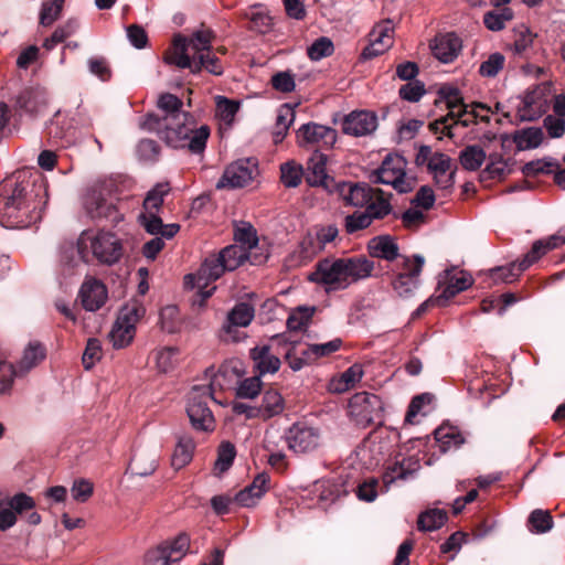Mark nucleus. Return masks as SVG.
<instances>
[{
    "instance_id": "f257e3e1",
    "label": "nucleus",
    "mask_w": 565,
    "mask_h": 565,
    "mask_svg": "<svg viewBox=\"0 0 565 565\" xmlns=\"http://www.w3.org/2000/svg\"><path fill=\"white\" fill-rule=\"evenodd\" d=\"M182 100L166 93L158 99L159 114H148L142 128L158 135L168 146L188 148L192 153H201L206 147L210 128L206 125L195 129L193 116L182 110Z\"/></svg>"
},
{
    "instance_id": "f03ea898",
    "label": "nucleus",
    "mask_w": 565,
    "mask_h": 565,
    "mask_svg": "<svg viewBox=\"0 0 565 565\" xmlns=\"http://www.w3.org/2000/svg\"><path fill=\"white\" fill-rule=\"evenodd\" d=\"M205 373L211 376L210 384L193 386L189 394L186 407L191 425L199 431L214 430L215 419L207 406V399L213 398L215 387L223 388L227 382L241 375V363L238 361H227L218 367L217 372H214L213 367H209Z\"/></svg>"
},
{
    "instance_id": "7ed1b4c3",
    "label": "nucleus",
    "mask_w": 565,
    "mask_h": 565,
    "mask_svg": "<svg viewBox=\"0 0 565 565\" xmlns=\"http://www.w3.org/2000/svg\"><path fill=\"white\" fill-rule=\"evenodd\" d=\"M76 252L79 260L89 263L95 258L103 265H115L124 255L121 239L114 233L107 231H84L76 242Z\"/></svg>"
},
{
    "instance_id": "20e7f679",
    "label": "nucleus",
    "mask_w": 565,
    "mask_h": 565,
    "mask_svg": "<svg viewBox=\"0 0 565 565\" xmlns=\"http://www.w3.org/2000/svg\"><path fill=\"white\" fill-rule=\"evenodd\" d=\"M407 160L398 153H388L372 177L376 183L391 185L398 193L412 192L417 179L406 172Z\"/></svg>"
},
{
    "instance_id": "39448f33",
    "label": "nucleus",
    "mask_w": 565,
    "mask_h": 565,
    "mask_svg": "<svg viewBox=\"0 0 565 565\" xmlns=\"http://www.w3.org/2000/svg\"><path fill=\"white\" fill-rule=\"evenodd\" d=\"M415 164L426 167L437 188L448 190L454 186L456 169H451L452 160L448 154L433 151L430 146L422 145L415 156Z\"/></svg>"
},
{
    "instance_id": "423d86ee",
    "label": "nucleus",
    "mask_w": 565,
    "mask_h": 565,
    "mask_svg": "<svg viewBox=\"0 0 565 565\" xmlns=\"http://www.w3.org/2000/svg\"><path fill=\"white\" fill-rule=\"evenodd\" d=\"M39 217L40 213L36 207H31L29 203L25 186L17 184L4 203L2 218L6 226L26 227Z\"/></svg>"
},
{
    "instance_id": "0eeeda50",
    "label": "nucleus",
    "mask_w": 565,
    "mask_h": 565,
    "mask_svg": "<svg viewBox=\"0 0 565 565\" xmlns=\"http://www.w3.org/2000/svg\"><path fill=\"white\" fill-rule=\"evenodd\" d=\"M383 402L380 396L369 393H355L348 405V414L351 420L359 427L366 428L381 424L383 420Z\"/></svg>"
},
{
    "instance_id": "6e6552de",
    "label": "nucleus",
    "mask_w": 565,
    "mask_h": 565,
    "mask_svg": "<svg viewBox=\"0 0 565 565\" xmlns=\"http://www.w3.org/2000/svg\"><path fill=\"white\" fill-rule=\"evenodd\" d=\"M190 550V536L179 533L171 540H166L149 548L143 556V565H171L180 562Z\"/></svg>"
},
{
    "instance_id": "1a4fd4ad",
    "label": "nucleus",
    "mask_w": 565,
    "mask_h": 565,
    "mask_svg": "<svg viewBox=\"0 0 565 565\" xmlns=\"http://www.w3.org/2000/svg\"><path fill=\"white\" fill-rule=\"evenodd\" d=\"M309 280L323 287L327 292H334L348 288L342 258H324L317 263Z\"/></svg>"
},
{
    "instance_id": "9d476101",
    "label": "nucleus",
    "mask_w": 565,
    "mask_h": 565,
    "mask_svg": "<svg viewBox=\"0 0 565 565\" xmlns=\"http://www.w3.org/2000/svg\"><path fill=\"white\" fill-rule=\"evenodd\" d=\"M425 264L422 255L411 257H402L401 270L392 280V288L402 298L412 297L419 286V277ZM399 266V264H397Z\"/></svg>"
},
{
    "instance_id": "9b49d317",
    "label": "nucleus",
    "mask_w": 565,
    "mask_h": 565,
    "mask_svg": "<svg viewBox=\"0 0 565 565\" xmlns=\"http://www.w3.org/2000/svg\"><path fill=\"white\" fill-rule=\"evenodd\" d=\"M226 270L217 254L207 256L195 274L184 276V285L190 288H198L203 299L212 296L215 287L205 290L210 282L217 280Z\"/></svg>"
},
{
    "instance_id": "f8f14e48",
    "label": "nucleus",
    "mask_w": 565,
    "mask_h": 565,
    "mask_svg": "<svg viewBox=\"0 0 565 565\" xmlns=\"http://www.w3.org/2000/svg\"><path fill=\"white\" fill-rule=\"evenodd\" d=\"M258 174V163L254 158H243L230 163L220 180L216 189H238L248 185Z\"/></svg>"
},
{
    "instance_id": "ddd939ff",
    "label": "nucleus",
    "mask_w": 565,
    "mask_h": 565,
    "mask_svg": "<svg viewBox=\"0 0 565 565\" xmlns=\"http://www.w3.org/2000/svg\"><path fill=\"white\" fill-rule=\"evenodd\" d=\"M298 145L302 148L320 151L330 149L337 141V131L331 127L316 122L303 124L297 130Z\"/></svg>"
},
{
    "instance_id": "4468645a",
    "label": "nucleus",
    "mask_w": 565,
    "mask_h": 565,
    "mask_svg": "<svg viewBox=\"0 0 565 565\" xmlns=\"http://www.w3.org/2000/svg\"><path fill=\"white\" fill-rule=\"evenodd\" d=\"M288 448L295 454H310L321 445V434L316 427L295 423L286 433Z\"/></svg>"
},
{
    "instance_id": "2eb2a0df",
    "label": "nucleus",
    "mask_w": 565,
    "mask_h": 565,
    "mask_svg": "<svg viewBox=\"0 0 565 565\" xmlns=\"http://www.w3.org/2000/svg\"><path fill=\"white\" fill-rule=\"evenodd\" d=\"M255 317L254 307L247 302L236 303L227 313V318L222 328L224 341L238 342L245 334L238 331V328H245L250 324Z\"/></svg>"
},
{
    "instance_id": "dca6fc26",
    "label": "nucleus",
    "mask_w": 565,
    "mask_h": 565,
    "mask_svg": "<svg viewBox=\"0 0 565 565\" xmlns=\"http://www.w3.org/2000/svg\"><path fill=\"white\" fill-rule=\"evenodd\" d=\"M473 284L471 275L466 271L454 273V270H445L438 280L435 302L445 306L446 302L461 291L467 290Z\"/></svg>"
},
{
    "instance_id": "f3484780",
    "label": "nucleus",
    "mask_w": 565,
    "mask_h": 565,
    "mask_svg": "<svg viewBox=\"0 0 565 565\" xmlns=\"http://www.w3.org/2000/svg\"><path fill=\"white\" fill-rule=\"evenodd\" d=\"M84 206L93 220H106L114 225L122 221V214L118 211L117 206L95 189L86 194Z\"/></svg>"
},
{
    "instance_id": "a211bd4d",
    "label": "nucleus",
    "mask_w": 565,
    "mask_h": 565,
    "mask_svg": "<svg viewBox=\"0 0 565 565\" xmlns=\"http://www.w3.org/2000/svg\"><path fill=\"white\" fill-rule=\"evenodd\" d=\"M213 32L209 29H201L186 38L177 35L173 40V46L168 53H179V45L183 46L185 54L203 55L212 49Z\"/></svg>"
},
{
    "instance_id": "6ab92c4d",
    "label": "nucleus",
    "mask_w": 565,
    "mask_h": 565,
    "mask_svg": "<svg viewBox=\"0 0 565 565\" xmlns=\"http://www.w3.org/2000/svg\"><path fill=\"white\" fill-rule=\"evenodd\" d=\"M393 32L394 26L390 20L374 26L370 33V44L362 51V57L373 58L388 50L393 44Z\"/></svg>"
},
{
    "instance_id": "aec40b11",
    "label": "nucleus",
    "mask_w": 565,
    "mask_h": 565,
    "mask_svg": "<svg viewBox=\"0 0 565 565\" xmlns=\"http://www.w3.org/2000/svg\"><path fill=\"white\" fill-rule=\"evenodd\" d=\"M47 103V92L40 86L26 87L15 98V106L30 116L41 114L46 108Z\"/></svg>"
},
{
    "instance_id": "412c9836",
    "label": "nucleus",
    "mask_w": 565,
    "mask_h": 565,
    "mask_svg": "<svg viewBox=\"0 0 565 565\" xmlns=\"http://www.w3.org/2000/svg\"><path fill=\"white\" fill-rule=\"evenodd\" d=\"M377 127L375 114L366 110L352 111L344 117L342 130L347 135L360 137L372 134Z\"/></svg>"
},
{
    "instance_id": "4be33fe9",
    "label": "nucleus",
    "mask_w": 565,
    "mask_h": 565,
    "mask_svg": "<svg viewBox=\"0 0 565 565\" xmlns=\"http://www.w3.org/2000/svg\"><path fill=\"white\" fill-rule=\"evenodd\" d=\"M565 243V230L564 233L559 231L558 233L551 235L545 239L535 241L532 245V248L529 253L525 254L523 259L520 262V270H526L530 266H532L535 262H537L543 255H545L548 250L557 248L558 246Z\"/></svg>"
},
{
    "instance_id": "5701e85b",
    "label": "nucleus",
    "mask_w": 565,
    "mask_h": 565,
    "mask_svg": "<svg viewBox=\"0 0 565 565\" xmlns=\"http://www.w3.org/2000/svg\"><path fill=\"white\" fill-rule=\"evenodd\" d=\"M461 50V40L452 32L436 36L431 51L434 56L443 63L452 62Z\"/></svg>"
},
{
    "instance_id": "b1692460",
    "label": "nucleus",
    "mask_w": 565,
    "mask_h": 565,
    "mask_svg": "<svg viewBox=\"0 0 565 565\" xmlns=\"http://www.w3.org/2000/svg\"><path fill=\"white\" fill-rule=\"evenodd\" d=\"M377 190L364 182H347L341 185L340 192L348 204L364 207L371 199H374Z\"/></svg>"
},
{
    "instance_id": "393cba45",
    "label": "nucleus",
    "mask_w": 565,
    "mask_h": 565,
    "mask_svg": "<svg viewBox=\"0 0 565 565\" xmlns=\"http://www.w3.org/2000/svg\"><path fill=\"white\" fill-rule=\"evenodd\" d=\"M79 294L83 307L88 311L98 310L107 299L106 286L97 279L85 281Z\"/></svg>"
},
{
    "instance_id": "a878e982",
    "label": "nucleus",
    "mask_w": 565,
    "mask_h": 565,
    "mask_svg": "<svg viewBox=\"0 0 565 565\" xmlns=\"http://www.w3.org/2000/svg\"><path fill=\"white\" fill-rule=\"evenodd\" d=\"M305 179L310 186H328L327 156L316 150L310 157Z\"/></svg>"
},
{
    "instance_id": "bb28decb",
    "label": "nucleus",
    "mask_w": 565,
    "mask_h": 565,
    "mask_svg": "<svg viewBox=\"0 0 565 565\" xmlns=\"http://www.w3.org/2000/svg\"><path fill=\"white\" fill-rule=\"evenodd\" d=\"M138 222L150 235H161L170 239L180 231V225L177 223L163 224L159 213H140Z\"/></svg>"
},
{
    "instance_id": "cd10ccee",
    "label": "nucleus",
    "mask_w": 565,
    "mask_h": 565,
    "mask_svg": "<svg viewBox=\"0 0 565 565\" xmlns=\"http://www.w3.org/2000/svg\"><path fill=\"white\" fill-rule=\"evenodd\" d=\"M268 481L269 477L266 473L257 475L249 486L235 495L234 501L242 507H254L267 491Z\"/></svg>"
},
{
    "instance_id": "c85d7f7f",
    "label": "nucleus",
    "mask_w": 565,
    "mask_h": 565,
    "mask_svg": "<svg viewBox=\"0 0 565 565\" xmlns=\"http://www.w3.org/2000/svg\"><path fill=\"white\" fill-rule=\"evenodd\" d=\"M343 266L348 287L359 280L369 278L374 269V263L363 256L343 257Z\"/></svg>"
},
{
    "instance_id": "c756f323",
    "label": "nucleus",
    "mask_w": 565,
    "mask_h": 565,
    "mask_svg": "<svg viewBox=\"0 0 565 565\" xmlns=\"http://www.w3.org/2000/svg\"><path fill=\"white\" fill-rule=\"evenodd\" d=\"M250 358L259 376L276 373L281 364L279 358L271 353L269 345L253 348Z\"/></svg>"
},
{
    "instance_id": "7c9ffc66",
    "label": "nucleus",
    "mask_w": 565,
    "mask_h": 565,
    "mask_svg": "<svg viewBox=\"0 0 565 565\" xmlns=\"http://www.w3.org/2000/svg\"><path fill=\"white\" fill-rule=\"evenodd\" d=\"M419 468L417 460L403 458L387 466L383 473V483L388 488L396 480H406Z\"/></svg>"
},
{
    "instance_id": "2f4dec72",
    "label": "nucleus",
    "mask_w": 565,
    "mask_h": 565,
    "mask_svg": "<svg viewBox=\"0 0 565 565\" xmlns=\"http://www.w3.org/2000/svg\"><path fill=\"white\" fill-rule=\"evenodd\" d=\"M372 257L393 262L399 257V247L395 239L390 235L373 237L367 245Z\"/></svg>"
},
{
    "instance_id": "473e14b6",
    "label": "nucleus",
    "mask_w": 565,
    "mask_h": 565,
    "mask_svg": "<svg viewBox=\"0 0 565 565\" xmlns=\"http://www.w3.org/2000/svg\"><path fill=\"white\" fill-rule=\"evenodd\" d=\"M164 61L179 68H189L193 74L204 68L203 55L185 54L183 46L179 45V53H166Z\"/></svg>"
},
{
    "instance_id": "72a5a7b5",
    "label": "nucleus",
    "mask_w": 565,
    "mask_h": 565,
    "mask_svg": "<svg viewBox=\"0 0 565 565\" xmlns=\"http://www.w3.org/2000/svg\"><path fill=\"white\" fill-rule=\"evenodd\" d=\"M364 207V211L370 215L373 222L383 220L393 212L391 195H386L384 191L380 189L376 191V194H374V199H371Z\"/></svg>"
},
{
    "instance_id": "f704fd0d",
    "label": "nucleus",
    "mask_w": 565,
    "mask_h": 565,
    "mask_svg": "<svg viewBox=\"0 0 565 565\" xmlns=\"http://www.w3.org/2000/svg\"><path fill=\"white\" fill-rule=\"evenodd\" d=\"M285 409V401L281 394L276 390H268L264 393L259 406L260 418L269 419L280 415Z\"/></svg>"
},
{
    "instance_id": "c9c22d12",
    "label": "nucleus",
    "mask_w": 565,
    "mask_h": 565,
    "mask_svg": "<svg viewBox=\"0 0 565 565\" xmlns=\"http://www.w3.org/2000/svg\"><path fill=\"white\" fill-rule=\"evenodd\" d=\"M194 447L192 437L188 435L180 436L172 454V467L177 470L185 467L192 459Z\"/></svg>"
},
{
    "instance_id": "e433bc0d",
    "label": "nucleus",
    "mask_w": 565,
    "mask_h": 565,
    "mask_svg": "<svg viewBox=\"0 0 565 565\" xmlns=\"http://www.w3.org/2000/svg\"><path fill=\"white\" fill-rule=\"evenodd\" d=\"M487 159H488V163H487L486 168L480 173V178L482 181L497 180V179L500 180L510 173L509 164L504 160L502 154L497 153V152L490 153Z\"/></svg>"
},
{
    "instance_id": "4c0bfd02",
    "label": "nucleus",
    "mask_w": 565,
    "mask_h": 565,
    "mask_svg": "<svg viewBox=\"0 0 565 565\" xmlns=\"http://www.w3.org/2000/svg\"><path fill=\"white\" fill-rule=\"evenodd\" d=\"M217 255L226 270L232 271L248 259L249 253L245 246L230 245L224 247Z\"/></svg>"
},
{
    "instance_id": "58836bf2",
    "label": "nucleus",
    "mask_w": 565,
    "mask_h": 565,
    "mask_svg": "<svg viewBox=\"0 0 565 565\" xmlns=\"http://www.w3.org/2000/svg\"><path fill=\"white\" fill-rule=\"evenodd\" d=\"M158 467L156 454L138 452L130 460L128 469L132 475L147 477L154 472Z\"/></svg>"
},
{
    "instance_id": "ea45409f",
    "label": "nucleus",
    "mask_w": 565,
    "mask_h": 565,
    "mask_svg": "<svg viewBox=\"0 0 565 565\" xmlns=\"http://www.w3.org/2000/svg\"><path fill=\"white\" fill-rule=\"evenodd\" d=\"M487 158V153L478 145L467 146L459 153V162L467 171H477Z\"/></svg>"
},
{
    "instance_id": "a19ab883",
    "label": "nucleus",
    "mask_w": 565,
    "mask_h": 565,
    "mask_svg": "<svg viewBox=\"0 0 565 565\" xmlns=\"http://www.w3.org/2000/svg\"><path fill=\"white\" fill-rule=\"evenodd\" d=\"M435 438L440 451L446 452L451 448L460 447L465 439L460 431L452 426H441L435 430Z\"/></svg>"
},
{
    "instance_id": "79ce46f5",
    "label": "nucleus",
    "mask_w": 565,
    "mask_h": 565,
    "mask_svg": "<svg viewBox=\"0 0 565 565\" xmlns=\"http://www.w3.org/2000/svg\"><path fill=\"white\" fill-rule=\"evenodd\" d=\"M448 520L445 510L429 509L418 515L417 526L419 531L431 532L440 529Z\"/></svg>"
},
{
    "instance_id": "37998d69",
    "label": "nucleus",
    "mask_w": 565,
    "mask_h": 565,
    "mask_svg": "<svg viewBox=\"0 0 565 565\" xmlns=\"http://www.w3.org/2000/svg\"><path fill=\"white\" fill-rule=\"evenodd\" d=\"M168 183L156 184L146 195L141 213H159L162 210L164 196L169 193Z\"/></svg>"
},
{
    "instance_id": "c03bdc74",
    "label": "nucleus",
    "mask_w": 565,
    "mask_h": 565,
    "mask_svg": "<svg viewBox=\"0 0 565 565\" xmlns=\"http://www.w3.org/2000/svg\"><path fill=\"white\" fill-rule=\"evenodd\" d=\"M534 34L531 30L521 24L514 29V41L511 51L515 56L525 57L532 49Z\"/></svg>"
},
{
    "instance_id": "a18cd8bd",
    "label": "nucleus",
    "mask_w": 565,
    "mask_h": 565,
    "mask_svg": "<svg viewBox=\"0 0 565 565\" xmlns=\"http://www.w3.org/2000/svg\"><path fill=\"white\" fill-rule=\"evenodd\" d=\"M363 376V369L360 364H353L347 369L339 379L331 382L334 392L342 393L353 387Z\"/></svg>"
},
{
    "instance_id": "49530a36",
    "label": "nucleus",
    "mask_w": 565,
    "mask_h": 565,
    "mask_svg": "<svg viewBox=\"0 0 565 565\" xmlns=\"http://www.w3.org/2000/svg\"><path fill=\"white\" fill-rule=\"evenodd\" d=\"M544 135L541 128L530 127L518 131L514 135L513 141L518 149L526 150L539 147L543 141Z\"/></svg>"
},
{
    "instance_id": "de8ad7c7",
    "label": "nucleus",
    "mask_w": 565,
    "mask_h": 565,
    "mask_svg": "<svg viewBox=\"0 0 565 565\" xmlns=\"http://www.w3.org/2000/svg\"><path fill=\"white\" fill-rule=\"evenodd\" d=\"M46 352L44 347L39 342H31L24 350L23 355L19 362L21 372H28L42 360L45 359Z\"/></svg>"
},
{
    "instance_id": "09e8293b",
    "label": "nucleus",
    "mask_w": 565,
    "mask_h": 565,
    "mask_svg": "<svg viewBox=\"0 0 565 565\" xmlns=\"http://www.w3.org/2000/svg\"><path fill=\"white\" fill-rule=\"evenodd\" d=\"M108 337L115 349H122L132 341L135 328L132 324L120 323V320L117 319Z\"/></svg>"
},
{
    "instance_id": "8fccbe9b",
    "label": "nucleus",
    "mask_w": 565,
    "mask_h": 565,
    "mask_svg": "<svg viewBox=\"0 0 565 565\" xmlns=\"http://www.w3.org/2000/svg\"><path fill=\"white\" fill-rule=\"evenodd\" d=\"M513 19V11L511 8L503 7L497 10L487 12L483 15V23L490 31H501L504 29L505 23Z\"/></svg>"
},
{
    "instance_id": "3c124183",
    "label": "nucleus",
    "mask_w": 565,
    "mask_h": 565,
    "mask_svg": "<svg viewBox=\"0 0 565 565\" xmlns=\"http://www.w3.org/2000/svg\"><path fill=\"white\" fill-rule=\"evenodd\" d=\"M65 0H45L43 1L39 14L40 24L43 26L52 25L60 19Z\"/></svg>"
},
{
    "instance_id": "603ef678",
    "label": "nucleus",
    "mask_w": 565,
    "mask_h": 565,
    "mask_svg": "<svg viewBox=\"0 0 565 565\" xmlns=\"http://www.w3.org/2000/svg\"><path fill=\"white\" fill-rule=\"evenodd\" d=\"M70 127L72 125L67 121L65 117L62 116L61 111H56L54 117L50 120L47 125V134L55 141H64L66 143L70 142Z\"/></svg>"
},
{
    "instance_id": "864d4df0",
    "label": "nucleus",
    "mask_w": 565,
    "mask_h": 565,
    "mask_svg": "<svg viewBox=\"0 0 565 565\" xmlns=\"http://www.w3.org/2000/svg\"><path fill=\"white\" fill-rule=\"evenodd\" d=\"M553 527V518L548 510L536 509L529 516V529L533 533H546Z\"/></svg>"
},
{
    "instance_id": "5fc2aeb1",
    "label": "nucleus",
    "mask_w": 565,
    "mask_h": 565,
    "mask_svg": "<svg viewBox=\"0 0 565 565\" xmlns=\"http://www.w3.org/2000/svg\"><path fill=\"white\" fill-rule=\"evenodd\" d=\"M280 173V180L286 188L298 186L305 177L302 167L292 161L281 164Z\"/></svg>"
},
{
    "instance_id": "6e6d98bb",
    "label": "nucleus",
    "mask_w": 565,
    "mask_h": 565,
    "mask_svg": "<svg viewBox=\"0 0 565 565\" xmlns=\"http://www.w3.org/2000/svg\"><path fill=\"white\" fill-rule=\"evenodd\" d=\"M315 307H298L287 319V328L291 331L301 330L311 320Z\"/></svg>"
},
{
    "instance_id": "4d7b16f0",
    "label": "nucleus",
    "mask_w": 565,
    "mask_h": 565,
    "mask_svg": "<svg viewBox=\"0 0 565 565\" xmlns=\"http://www.w3.org/2000/svg\"><path fill=\"white\" fill-rule=\"evenodd\" d=\"M373 221L370 215L363 211H355L344 218V228L348 234H354L359 231L365 230L372 225Z\"/></svg>"
},
{
    "instance_id": "13d9d810",
    "label": "nucleus",
    "mask_w": 565,
    "mask_h": 565,
    "mask_svg": "<svg viewBox=\"0 0 565 565\" xmlns=\"http://www.w3.org/2000/svg\"><path fill=\"white\" fill-rule=\"evenodd\" d=\"M179 349L175 347H166L159 349L156 353L157 366L161 372H168L172 370L179 359Z\"/></svg>"
},
{
    "instance_id": "bf43d9fd",
    "label": "nucleus",
    "mask_w": 565,
    "mask_h": 565,
    "mask_svg": "<svg viewBox=\"0 0 565 565\" xmlns=\"http://www.w3.org/2000/svg\"><path fill=\"white\" fill-rule=\"evenodd\" d=\"M439 96L445 100L449 109L448 116H455L458 109L466 106L463 98L458 88L451 86H444L439 89Z\"/></svg>"
},
{
    "instance_id": "052dcab7",
    "label": "nucleus",
    "mask_w": 565,
    "mask_h": 565,
    "mask_svg": "<svg viewBox=\"0 0 565 565\" xmlns=\"http://www.w3.org/2000/svg\"><path fill=\"white\" fill-rule=\"evenodd\" d=\"M470 107L471 109L468 110V106H463L462 108L458 109V111H456L455 116H450V118L456 119V124H460L463 127H469L477 121L479 109L489 110V107L481 103H473Z\"/></svg>"
},
{
    "instance_id": "680f3d73",
    "label": "nucleus",
    "mask_w": 565,
    "mask_h": 565,
    "mask_svg": "<svg viewBox=\"0 0 565 565\" xmlns=\"http://www.w3.org/2000/svg\"><path fill=\"white\" fill-rule=\"evenodd\" d=\"M295 118L294 109L288 106L284 105L278 113L277 120H276V131H275V141H281L289 128V126L292 124Z\"/></svg>"
},
{
    "instance_id": "e2e57ef3",
    "label": "nucleus",
    "mask_w": 565,
    "mask_h": 565,
    "mask_svg": "<svg viewBox=\"0 0 565 565\" xmlns=\"http://www.w3.org/2000/svg\"><path fill=\"white\" fill-rule=\"evenodd\" d=\"M334 46L329 38L321 36L317 39L308 49L307 54L312 61H320L333 53Z\"/></svg>"
},
{
    "instance_id": "0e129e2a",
    "label": "nucleus",
    "mask_w": 565,
    "mask_h": 565,
    "mask_svg": "<svg viewBox=\"0 0 565 565\" xmlns=\"http://www.w3.org/2000/svg\"><path fill=\"white\" fill-rule=\"evenodd\" d=\"M505 57L499 53H492L480 64L479 73L483 77H494L503 68Z\"/></svg>"
},
{
    "instance_id": "69168bd1",
    "label": "nucleus",
    "mask_w": 565,
    "mask_h": 565,
    "mask_svg": "<svg viewBox=\"0 0 565 565\" xmlns=\"http://www.w3.org/2000/svg\"><path fill=\"white\" fill-rule=\"evenodd\" d=\"M523 270H520V263L518 266L513 263L508 266L497 267L490 270V277L494 282H513Z\"/></svg>"
},
{
    "instance_id": "338daca9",
    "label": "nucleus",
    "mask_w": 565,
    "mask_h": 565,
    "mask_svg": "<svg viewBox=\"0 0 565 565\" xmlns=\"http://www.w3.org/2000/svg\"><path fill=\"white\" fill-rule=\"evenodd\" d=\"M262 380L259 375L245 379L239 382L236 388V395L241 398H255L262 391Z\"/></svg>"
},
{
    "instance_id": "774afa93",
    "label": "nucleus",
    "mask_w": 565,
    "mask_h": 565,
    "mask_svg": "<svg viewBox=\"0 0 565 565\" xmlns=\"http://www.w3.org/2000/svg\"><path fill=\"white\" fill-rule=\"evenodd\" d=\"M236 451L234 445L231 443H223L220 446L217 459L215 461V470L218 473H223L226 470L230 469V467L233 465L234 458H235Z\"/></svg>"
}]
</instances>
